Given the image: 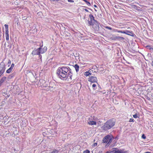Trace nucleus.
<instances>
[{
    "label": "nucleus",
    "mask_w": 153,
    "mask_h": 153,
    "mask_svg": "<svg viewBox=\"0 0 153 153\" xmlns=\"http://www.w3.org/2000/svg\"><path fill=\"white\" fill-rule=\"evenodd\" d=\"M14 64L13 63H12L11 65V66H10V68H11L13 69V67H14Z\"/></svg>",
    "instance_id": "nucleus-29"
},
{
    "label": "nucleus",
    "mask_w": 153,
    "mask_h": 153,
    "mask_svg": "<svg viewBox=\"0 0 153 153\" xmlns=\"http://www.w3.org/2000/svg\"><path fill=\"white\" fill-rule=\"evenodd\" d=\"M83 153H90V151L88 150H86L83 152Z\"/></svg>",
    "instance_id": "nucleus-26"
},
{
    "label": "nucleus",
    "mask_w": 153,
    "mask_h": 153,
    "mask_svg": "<svg viewBox=\"0 0 153 153\" xmlns=\"http://www.w3.org/2000/svg\"><path fill=\"white\" fill-rule=\"evenodd\" d=\"M115 30L118 33H124L132 36H133V33L131 31H128L127 30H126L125 31H123L122 30Z\"/></svg>",
    "instance_id": "nucleus-4"
},
{
    "label": "nucleus",
    "mask_w": 153,
    "mask_h": 153,
    "mask_svg": "<svg viewBox=\"0 0 153 153\" xmlns=\"http://www.w3.org/2000/svg\"><path fill=\"white\" fill-rule=\"evenodd\" d=\"M105 28L106 29H109V30H111L112 29L111 28L109 27L108 26H106L105 27Z\"/></svg>",
    "instance_id": "nucleus-28"
},
{
    "label": "nucleus",
    "mask_w": 153,
    "mask_h": 153,
    "mask_svg": "<svg viewBox=\"0 0 153 153\" xmlns=\"http://www.w3.org/2000/svg\"><path fill=\"white\" fill-rule=\"evenodd\" d=\"M93 25V28H94V29L97 31H99V23L97 21H96L94 22Z\"/></svg>",
    "instance_id": "nucleus-7"
},
{
    "label": "nucleus",
    "mask_w": 153,
    "mask_h": 153,
    "mask_svg": "<svg viewBox=\"0 0 153 153\" xmlns=\"http://www.w3.org/2000/svg\"><path fill=\"white\" fill-rule=\"evenodd\" d=\"M98 153H101V152H98Z\"/></svg>",
    "instance_id": "nucleus-39"
},
{
    "label": "nucleus",
    "mask_w": 153,
    "mask_h": 153,
    "mask_svg": "<svg viewBox=\"0 0 153 153\" xmlns=\"http://www.w3.org/2000/svg\"><path fill=\"white\" fill-rule=\"evenodd\" d=\"M117 39H121V40H123L124 39V38L123 37H120V36H118L117 37Z\"/></svg>",
    "instance_id": "nucleus-23"
},
{
    "label": "nucleus",
    "mask_w": 153,
    "mask_h": 153,
    "mask_svg": "<svg viewBox=\"0 0 153 153\" xmlns=\"http://www.w3.org/2000/svg\"><path fill=\"white\" fill-rule=\"evenodd\" d=\"M89 17L90 18V20L93 21L94 23L96 21L94 19V17L91 14L89 15Z\"/></svg>",
    "instance_id": "nucleus-13"
},
{
    "label": "nucleus",
    "mask_w": 153,
    "mask_h": 153,
    "mask_svg": "<svg viewBox=\"0 0 153 153\" xmlns=\"http://www.w3.org/2000/svg\"><path fill=\"white\" fill-rule=\"evenodd\" d=\"M88 24L89 25H93L94 24V22L90 20L88 21Z\"/></svg>",
    "instance_id": "nucleus-18"
},
{
    "label": "nucleus",
    "mask_w": 153,
    "mask_h": 153,
    "mask_svg": "<svg viewBox=\"0 0 153 153\" xmlns=\"http://www.w3.org/2000/svg\"><path fill=\"white\" fill-rule=\"evenodd\" d=\"M84 10H85L87 12H88V10L87 9H84Z\"/></svg>",
    "instance_id": "nucleus-33"
},
{
    "label": "nucleus",
    "mask_w": 153,
    "mask_h": 153,
    "mask_svg": "<svg viewBox=\"0 0 153 153\" xmlns=\"http://www.w3.org/2000/svg\"><path fill=\"white\" fill-rule=\"evenodd\" d=\"M43 46V45L41 46L40 48H39L40 54H43L45 53L47 50V48L46 47H44L43 48H42Z\"/></svg>",
    "instance_id": "nucleus-9"
},
{
    "label": "nucleus",
    "mask_w": 153,
    "mask_h": 153,
    "mask_svg": "<svg viewBox=\"0 0 153 153\" xmlns=\"http://www.w3.org/2000/svg\"><path fill=\"white\" fill-rule=\"evenodd\" d=\"M40 48H38L36 50H34L32 51V54L33 55H39V56L41 58H42V56L40 55L39 51V49Z\"/></svg>",
    "instance_id": "nucleus-6"
},
{
    "label": "nucleus",
    "mask_w": 153,
    "mask_h": 153,
    "mask_svg": "<svg viewBox=\"0 0 153 153\" xmlns=\"http://www.w3.org/2000/svg\"><path fill=\"white\" fill-rule=\"evenodd\" d=\"M52 83H50L49 84V86H48V90H50L51 91H53V88H55V85H53V86H51V85H52Z\"/></svg>",
    "instance_id": "nucleus-12"
},
{
    "label": "nucleus",
    "mask_w": 153,
    "mask_h": 153,
    "mask_svg": "<svg viewBox=\"0 0 153 153\" xmlns=\"http://www.w3.org/2000/svg\"><path fill=\"white\" fill-rule=\"evenodd\" d=\"M39 82L40 83V85L42 87H46L48 86V82H46L43 79L40 80Z\"/></svg>",
    "instance_id": "nucleus-5"
},
{
    "label": "nucleus",
    "mask_w": 153,
    "mask_h": 153,
    "mask_svg": "<svg viewBox=\"0 0 153 153\" xmlns=\"http://www.w3.org/2000/svg\"><path fill=\"white\" fill-rule=\"evenodd\" d=\"M91 73L90 72L86 71L84 74V75L86 76H88L89 75H91Z\"/></svg>",
    "instance_id": "nucleus-17"
},
{
    "label": "nucleus",
    "mask_w": 153,
    "mask_h": 153,
    "mask_svg": "<svg viewBox=\"0 0 153 153\" xmlns=\"http://www.w3.org/2000/svg\"><path fill=\"white\" fill-rule=\"evenodd\" d=\"M129 122H134V120L133 118H130L129 119Z\"/></svg>",
    "instance_id": "nucleus-24"
},
{
    "label": "nucleus",
    "mask_w": 153,
    "mask_h": 153,
    "mask_svg": "<svg viewBox=\"0 0 153 153\" xmlns=\"http://www.w3.org/2000/svg\"><path fill=\"white\" fill-rule=\"evenodd\" d=\"M133 117L135 118H136L138 117L137 115V114H135L133 115Z\"/></svg>",
    "instance_id": "nucleus-25"
},
{
    "label": "nucleus",
    "mask_w": 153,
    "mask_h": 153,
    "mask_svg": "<svg viewBox=\"0 0 153 153\" xmlns=\"http://www.w3.org/2000/svg\"><path fill=\"white\" fill-rule=\"evenodd\" d=\"M115 124V122L114 119L108 120L102 126V128L105 130H107L111 128Z\"/></svg>",
    "instance_id": "nucleus-2"
},
{
    "label": "nucleus",
    "mask_w": 153,
    "mask_h": 153,
    "mask_svg": "<svg viewBox=\"0 0 153 153\" xmlns=\"http://www.w3.org/2000/svg\"><path fill=\"white\" fill-rule=\"evenodd\" d=\"M88 123L90 125H96V123L92 119H89L88 121Z\"/></svg>",
    "instance_id": "nucleus-11"
},
{
    "label": "nucleus",
    "mask_w": 153,
    "mask_h": 153,
    "mask_svg": "<svg viewBox=\"0 0 153 153\" xmlns=\"http://www.w3.org/2000/svg\"><path fill=\"white\" fill-rule=\"evenodd\" d=\"M14 75H13V76H11V77H12L13 76H14Z\"/></svg>",
    "instance_id": "nucleus-38"
},
{
    "label": "nucleus",
    "mask_w": 153,
    "mask_h": 153,
    "mask_svg": "<svg viewBox=\"0 0 153 153\" xmlns=\"http://www.w3.org/2000/svg\"><path fill=\"white\" fill-rule=\"evenodd\" d=\"M113 151L114 153H127V152L126 151L119 150L116 148L113 149Z\"/></svg>",
    "instance_id": "nucleus-10"
},
{
    "label": "nucleus",
    "mask_w": 153,
    "mask_h": 153,
    "mask_svg": "<svg viewBox=\"0 0 153 153\" xmlns=\"http://www.w3.org/2000/svg\"><path fill=\"white\" fill-rule=\"evenodd\" d=\"M83 1H85V3H86L87 5L88 6H90L91 5L90 3V2H88L86 0H83Z\"/></svg>",
    "instance_id": "nucleus-20"
},
{
    "label": "nucleus",
    "mask_w": 153,
    "mask_h": 153,
    "mask_svg": "<svg viewBox=\"0 0 153 153\" xmlns=\"http://www.w3.org/2000/svg\"><path fill=\"white\" fill-rule=\"evenodd\" d=\"M6 39L7 41H8L9 40V34L5 35Z\"/></svg>",
    "instance_id": "nucleus-21"
},
{
    "label": "nucleus",
    "mask_w": 153,
    "mask_h": 153,
    "mask_svg": "<svg viewBox=\"0 0 153 153\" xmlns=\"http://www.w3.org/2000/svg\"><path fill=\"white\" fill-rule=\"evenodd\" d=\"M11 63V61L10 60H9V61L8 62V63Z\"/></svg>",
    "instance_id": "nucleus-36"
},
{
    "label": "nucleus",
    "mask_w": 153,
    "mask_h": 153,
    "mask_svg": "<svg viewBox=\"0 0 153 153\" xmlns=\"http://www.w3.org/2000/svg\"><path fill=\"white\" fill-rule=\"evenodd\" d=\"M68 2H69L73 3V2H74V1H73V0H68Z\"/></svg>",
    "instance_id": "nucleus-31"
},
{
    "label": "nucleus",
    "mask_w": 153,
    "mask_h": 153,
    "mask_svg": "<svg viewBox=\"0 0 153 153\" xmlns=\"http://www.w3.org/2000/svg\"><path fill=\"white\" fill-rule=\"evenodd\" d=\"M142 137L144 139H145L146 138V137L144 134L142 135Z\"/></svg>",
    "instance_id": "nucleus-30"
},
{
    "label": "nucleus",
    "mask_w": 153,
    "mask_h": 153,
    "mask_svg": "<svg viewBox=\"0 0 153 153\" xmlns=\"http://www.w3.org/2000/svg\"><path fill=\"white\" fill-rule=\"evenodd\" d=\"M112 141L111 136L108 135L105 137L103 139L102 142L103 143H106L108 146Z\"/></svg>",
    "instance_id": "nucleus-3"
},
{
    "label": "nucleus",
    "mask_w": 153,
    "mask_h": 153,
    "mask_svg": "<svg viewBox=\"0 0 153 153\" xmlns=\"http://www.w3.org/2000/svg\"><path fill=\"white\" fill-rule=\"evenodd\" d=\"M1 84L0 83V86H1Z\"/></svg>",
    "instance_id": "nucleus-40"
},
{
    "label": "nucleus",
    "mask_w": 153,
    "mask_h": 153,
    "mask_svg": "<svg viewBox=\"0 0 153 153\" xmlns=\"http://www.w3.org/2000/svg\"><path fill=\"white\" fill-rule=\"evenodd\" d=\"M92 87L94 90H95L96 89V85L95 84H93L92 85Z\"/></svg>",
    "instance_id": "nucleus-19"
},
{
    "label": "nucleus",
    "mask_w": 153,
    "mask_h": 153,
    "mask_svg": "<svg viewBox=\"0 0 153 153\" xmlns=\"http://www.w3.org/2000/svg\"><path fill=\"white\" fill-rule=\"evenodd\" d=\"M94 6L95 7H97V5H94Z\"/></svg>",
    "instance_id": "nucleus-35"
},
{
    "label": "nucleus",
    "mask_w": 153,
    "mask_h": 153,
    "mask_svg": "<svg viewBox=\"0 0 153 153\" xmlns=\"http://www.w3.org/2000/svg\"><path fill=\"white\" fill-rule=\"evenodd\" d=\"M74 68L75 69L76 71L77 72L79 71V66L78 65L76 64L75 65Z\"/></svg>",
    "instance_id": "nucleus-15"
},
{
    "label": "nucleus",
    "mask_w": 153,
    "mask_h": 153,
    "mask_svg": "<svg viewBox=\"0 0 153 153\" xmlns=\"http://www.w3.org/2000/svg\"><path fill=\"white\" fill-rule=\"evenodd\" d=\"M8 32H9L8 30H5V35L9 34Z\"/></svg>",
    "instance_id": "nucleus-27"
},
{
    "label": "nucleus",
    "mask_w": 153,
    "mask_h": 153,
    "mask_svg": "<svg viewBox=\"0 0 153 153\" xmlns=\"http://www.w3.org/2000/svg\"><path fill=\"white\" fill-rule=\"evenodd\" d=\"M144 153H151L150 152H145Z\"/></svg>",
    "instance_id": "nucleus-34"
},
{
    "label": "nucleus",
    "mask_w": 153,
    "mask_h": 153,
    "mask_svg": "<svg viewBox=\"0 0 153 153\" xmlns=\"http://www.w3.org/2000/svg\"><path fill=\"white\" fill-rule=\"evenodd\" d=\"M130 27H129L128 28V29H130Z\"/></svg>",
    "instance_id": "nucleus-37"
},
{
    "label": "nucleus",
    "mask_w": 153,
    "mask_h": 153,
    "mask_svg": "<svg viewBox=\"0 0 153 153\" xmlns=\"http://www.w3.org/2000/svg\"><path fill=\"white\" fill-rule=\"evenodd\" d=\"M4 26L5 27V30H8V25H6V24H5L4 25Z\"/></svg>",
    "instance_id": "nucleus-22"
},
{
    "label": "nucleus",
    "mask_w": 153,
    "mask_h": 153,
    "mask_svg": "<svg viewBox=\"0 0 153 153\" xmlns=\"http://www.w3.org/2000/svg\"><path fill=\"white\" fill-rule=\"evenodd\" d=\"M13 70V69L10 67L8 70H7L6 71V73L8 74H9L10 73V72L12 71V70Z\"/></svg>",
    "instance_id": "nucleus-16"
},
{
    "label": "nucleus",
    "mask_w": 153,
    "mask_h": 153,
    "mask_svg": "<svg viewBox=\"0 0 153 153\" xmlns=\"http://www.w3.org/2000/svg\"><path fill=\"white\" fill-rule=\"evenodd\" d=\"M71 69L69 67H59L57 70L56 73L59 77L63 80L72 79V73Z\"/></svg>",
    "instance_id": "nucleus-1"
},
{
    "label": "nucleus",
    "mask_w": 153,
    "mask_h": 153,
    "mask_svg": "<svg viewBox=\"0 0 153 153\" xmlns=\"http://www.w3.org/2000/svg\"><path fill=\"white\" fill-rule=\"evenodd\" d=\"M97 145V143H95L94 144V146H96Z\"/></svg>",
    "instance_id": "nucleus-32"
},
{
    "label": "nucleus",
    "mask_w": 153,
    "mask_h": 153,
    "mask_svg": "<svg viewBox=\"0 0 153 153\" xmlns=\"http://www.w3.org/2000/svg\"><path fill=\"white\" fill-rule=\"evenodd\" d=\"M88 81L92 82H96L97 79L96 77L91 76L88 78Z\"/></svg>",
    "instance_id": "nucleus-8"
},
{
    "label": "nucleus",
    "mask_w": 153,
    "mask_h": 153,
    "mask_svg": "<svg viewBox=\"0 0 153 153\" xmlns=\"http://www.w3.org/2000/svg\"><path fill=\"white\" fill-rule=\"evenodd\" d=\"M6 77L5 76L3 77L0 79V83L1 84L6 80Z\"/></svg>",
    "instance_id": "nucleus-14"
}]
</instances>
